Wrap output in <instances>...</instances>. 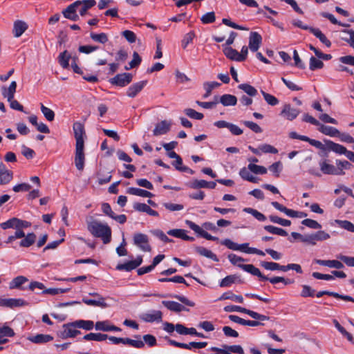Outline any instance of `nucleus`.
Segmentation results:
<instances>
[{"label":"nucleus","instance_id":"1","mask_svg":"<svg viewBox=\"0 0 354 354\" xmlns=\"http://www.w3.org/2000/svg\"><path fill=\"white\" fill-rule=\"evenodd\" d=\"M88 231L95 237L100 238L104 244L111 240V229L106 224L90 216L86 220Z\"/></svg>","mask_w":354,"mask_h":354},{"label":"nucleus","instance_id":"2","mask_svg":"<svg viewBox=\"0 0 354 354\" xmlns=\"http://www.w3.org/2000/svg\"><path fill=\"white\" fill-rule=\"evenodd\" d=\"M31 223L27 221L21 220L18 218L13 217L9 220L0 224V227L3 230L12 228L16 230L13 235L9 236L6 241V243H11L17 239H21L24 236V229L29 227Z\"/></svg>","mask_w":354,"mask_h":354},{"label":"nucleus","instance_id":"3","mask_svg":"<svg viewBox=\"0 0 354 354\" xmlns=\"http://www.w3.org/2000/svg\"><path fill=\"white\" fill-rule=\"evenodd\" d=\"M133 243L142 251L150 252L151 250V248L149 243V237L145 234L136 233L133 235Z\"/></svg>","mask_w":354,"mask_h":354},{"label":"nucleus","instance_id":"4","mask_svg":"<svg viewBox=\"0 0 354 354\" xmlns=\"http://www.w3.org/2000/svg\"><path fill=\"white\" fill-rule=\"evenodd\" d=\"M319 165L320 170L324 174L328 175H343L344 172H342L337 167L329 163V160L324 159L319 161Z\"/></svg>","mask_w":354,"mask_h":354},{"label":"nucleus","instance_id":"5","mask_svg":"<svg viewBox=\"0 0 354 354\" xmlns=\"http://www.w3.org/2000/svg\"><path fill=\"white\" fill-rule=\"evenodd\" d=\"M77 326H75L74 322L63 325V329L58 333V335L62 339H67L69 337H74L80 333V331L76 330Z\"/></svg>","mask_w":354,"mask_h":354},{"label":"nucleus","instance_id":"6","mask_svg":"<svg viewBox=\"0 0 354 354\" xmlns=\"http://www.w3.org/2000/svg\"><path fill=\"white\" fill-rule=\"evenodd\" d=\"M185 223L187 225L192 229L193 231H194L198 235L200 236L209 241H218V238L216 236H212L209 233H207L205 230H203L201 227L198 226L194 222L186 220Z\"/></svg>","mask_w":354,"mask_h":354},{"label":"nucleus","instance_id":"7","mask_svg":"<svg viewBox=\"0 0 354 354\" xmlns=\"http://www.w3.org/2000/svg\"><path fill=\"white\" fill-rule=\"evenodd\" d=\"M168 343L171 346H176L178 348H180L188 349V350H191L192 348H205L207 345V342H189V344H185V343H180V342H176V341L171 339H168Z\"/></svg>","mask_w":354,"mask_h":354},{"label":"nucleus","instance_id":"8","mask_svg":"<svg viewBox=\"0 0 354 354\" xmlns=\"http://www.w3.org/2000/svg\"><path fill=\"white\" fill-rule=\"evenodd\" d=\"M132 77H133L131 73H124L118 74L114 77L111 78L109 82L113 85L123 87L131 82Z\"/></svg>","mask_w":354,"mask_h":354},{"label":"nucleus","instance_id":"9","mask_svg":"<svg viewBox=\"0 0 354 354\" xmlns=\"http://www.w3.org/2000/svg\"><path fill=\"white\" fill-rule=\"evenodd\" d=\"M73 131L76 140L75 146H84V135L85 134L83 124L80 122L73 124Z\"/></svg>","mask_w":354,"mask_h":354},{"label":"nucleus","instance_id":"10","mask_svg":"<svg viewBox=\"0 0 354 354\" xmlns=\"http://www.w3.org/2000/svg\"><path fill=\"white\" fill-rule=\"evenodd\" d=\"M300 113V111L297 109L293 108L289 104H286L283 106L280 115L288 120H293Z\"/></svg>","mask_w":354,"mask_h":354},{"label":"nucleus","instance_id":"11","mask_svg":"<svg viewBox=\"0 0 354 354\" xmlns=\"http://www.w3.org/2000/svg\"><path fill=\"white\" fill-rule=\"evenodd\" d=\"M78 4L80 3L77 2H74L67 6L66 9L63 10L62 14L64 17L73 21L79 20V16L76 13L78 8Z\"/></svg>","mask_w":354,"mask_h":354},{"label":"nucleus","instance_id":"12","mask_svg":"<svg viewBox=\"0 0 354 354\" xmlns=\"http://www.w3.org/2000/svg\"><path fill=\"white\" fill-rule=\"evenodd\" d=\"M142 263V256H138L135 260L129 261L124 263L118 264L116 266L118 270H125L129 272L138 268Z\"/></svg>","mask_w":354,"mask_h":354},{"label":"nucleus","instance_id":"13","mask_svg":"<svg viewBox=\"0 0 354 354\" xmlns=\"http://www.w3.org/2000/svg\"><path fill=\"white\" fill-rule=\"evenodd\" d=\"M84 146H75V164L77 169L80 171L83 170L84 167Z\"/></svg>","mask_w":354,"mask_h":354},{"label":"nucleus","instance_id":"14","mask_svg":"<svg viewBox=\"0 0 354 354\" xmlns=\"http://www.w3.org/2000/svg\"><path fill=\"white\" fill-rule=\"evenodd\" d=\"M262 42V37L257 32H251L249 37V48L252 52H257Z\"/></svg>","mask_w":354,"mask_h":354},{"label":"nucleus","instance_id":"15","mask_svg":"<svg viewBox=\"0 0 354 354\" xmlns=\"http://www.w3.org/2000/svg\"><path fill=\"white\" fill-rule=\"evenodd\" d=\"M13 178V172L8 170L6 165L0 162V185L9 183Z\"/></svg>","mask_w":354,"mask_h":354},{"label":"nucleus","instance_id":"16","mask_svg":"<svg viewBox=\"0 0 354 354\" xmlns=\"http://www.w3.org/2000/svg\"><path fill=\"white\" fill-rule=\"evenodd\" d=\"M28 305V303L23 299H1L0 306L15 308Z\"/></svg>","mask_w":354,"mask_h":354},{"label":"nucleus","instance_id":"17","mask_svg":"<svg viewBox=\"0 0 354 354\" xmlns=\"http://www.w3.org/2000/svg\"><path fill=\"white\" fill-rule=\"evenodd\" d=\"M216 182H207L205 180H194L189 183V187L192 189H198V188H209V189H214L216 187Z\"/></svg>","mask_w":354,"mask_h":354},{"label":"nucleus","instance_id":"18","mask_svg":"<svg viewBox=\"0 0 354 354\" xmlns=\"http://www.w3.org/2000/svg\"><path fill=\"white\" fill-rule=\"evenodd\" d=\"M171 123L167 120H162L158 123L153 131L154 136L163 135L167 133L171 128Z\"/></svg>","mask_w":354,"mask_h":354},{"label":"nucleus","instance_id":"19","mask_svg":"<svg viewBox=\"0 0 354 354\" xmlns=\"http://www.w3.org/2000/svg\"><path fill=\"white\" fill-rule=\"evenodd\" d=\"M147 83V81H141L133 84L128 88L127 95L130 97H136V95L142 90V88L145 86Z\"/></svg>","mask_w":354,"mask_h":354},{"label":"nucleus","instance_id":"20","mask_svg":"<svg viewBox=\"0 0 354 354\" xmlns=\"http://www.w3.org/2000/svg\"><path fill=\"white\" fill-rule=\"evenodd\" d=\"M75 2L79 3L77 10L79 11L81 16L86 15L87 10L96 4L95 0H79Z\"/></svg>","mask_w":354,"mask_h":354},{"label":"nucleus","instance_id":"21","mask_svg":"<svg viewBox=\"0 0 354 354\" xmlns=\"http://www.w3.org/2000/svg\"><path fill=\"white\" fill-rule=\"evenodd\" d=\"M241 269L254 276L258 277L261 281H266L268 279V277L262 274L260 270L252 264H246L245 266H241Z\"/></svg>","mask_w":354,"mask_h":354},{"label":"nucleus","instance_id":"22","mask_svg":"<svg viewBox=\"0 0 354 354\" xmlns=\"http://www.w3.org/2000/svg\"><path fill=\"white\" fill-rule=\"evenodd\" d=\"M28 25L26 22L21 21V20H17L14 22L13 25V35L15 37H21L23 33L27 30Z\"/></svg>","mask_w":354,"mask_h":354},{"label":"nucleus","instance_id":"23","mask_svg":"<svg viewBox=\"0 0 354 354\" xmlns=\"http://www.w3.org/2000/svg\"><path fill=\"white\" fill-rule=\"evenodd\" d=\"M326 149L337 154L342 155L346 153L347 149L343 145L335 143L331 140H326Z\"/></svg>","mask_w":354,"mask_h":354},{"label":"nucleus","instance_id":"24","mask_svg":"<svg viewBox=\"0 0 354 354\" xmlns=\"http://www.w3.org/2000/svg\"><path fill=\"white\" fill-rule=\"evenodd\" d=\"M314 262L318 265L327 266L329 268L342 269L344 268V264L337 260H321L315 259Z\"/></svg>","mask_w":354,"mask_h":354},{"label":"nucleus","instance_id":"25","mask_svg":"<svg viewBox=\"0 0 354 354\" xmlns=\"http://www.w3.org/2000/svg\"><path fill=\"white\" fill-rule=\"evenodd\" d=\"M187 231L183 229H173L170 230L167 232V234L176 237L180 238L185 241H194V238L192 236H189L186 234Z\"/></svg>","mask_w":354,"mask_h":354},{"label":"nucleus","instance_id":"26","mask_svg":"<svg viewBox=\"0 0 354 354\" xmlns=\"http://www.w3.org/2000/svg\"><path fill=\"white\" fill-rule=\"evenodd\" d=\"M17 88V82L15 81H12L9 87L6 88L3 86L1 88L2 95L4 97H6L8 101H10L12 98H14L15 93L16 92Z\"/></svg>","mask_w":354,"mask_h":354},{"label":"nucleus","instance_id":"27","mask_svg":"<svg viewBox=\"0 0 354 354\" xmlns=\"http://www.w3.org/2000/svg\"><path fill=\"white\" fill-rule=\"evenodd\" d=\"M162 304L171 311H174L176 313H179L183 310H188L182 304L173 301H162Z\"/></svg>","mask_w":354,"mask_h":354},{"label":"nucleus","instance_id":"28","mask_svg":"<svg viewBox=\"0 0 354 354\" xmlns=\"http://www.w3.org/2000/svg\"><path fill=\"white\" fill-rule=\"evenodd\" d=\"M218 101L225 106H234L236 104L237 98L233 95L224 94L221 97H218Z\"/></svg>","mask_w":354,"mask_h":354},{"label":"nucleus","instance_id":"29","mask_svg":"<svg viewBox=\"0 0 354 354\" xmlns=\"http://www.w3.org/2000/svg\"><path fill=\"white\" fill-rule=\"evenodd\" d=\"M238 251H242L247 254H255L260 256H265V252L263 251L255 248H250L249 243H248L238 244Z\"/></svg>","mask_w":354,"mask_h":354},{"label":"nucleus","instance_id":"30","mask_svg":"<svg viewBox=\"0 0 354 354\" xmlns=\"http://www.w3.org/2000/svg\"><path fill=\"white\" fill-rule=\"evenodd\" d=\"M318 130L324 135L330 137H337L339 135V131L335 127L326 126L320 123Z\"/></svg>","mask_w":354,"mask_h":354},{"label":"nucleus","instance_id":"31","mask_svg":"<svg viewBox=\"0 0 354 354\" xmlns=\"http://www.w3.org/2000/svg\"><path fill=\"white\" fill-rule=\"evenodd\" d=\"M15 335L14 330L7 326L0 328V344H6L8 342L6 337H13Z\"/></svg>","mask_w":354,"mask_h":354},{"label":"nucleus","instance_id":"32","mask_svg":"<svg viewBox=\"0 0 354 354\" xmlns=\"http://www.w3.org/2000/svg\"><path fill=\"white\" fill-rule=\"evenodd\" d=\"M28 339L35 344H44L52 341L53 337L50 335L37 334L28 337Z\"/></svg>","mask_w":354,"mask_h":354},{"label":"nucleus","instance_id":"33","mask_svg":"<svg viewBox=\"0 0 354 354\" xmlns=\"http://www.w3.org/2000/svg\"><path fill=\"white\" fill-rule=\"evenodd\" d=\"M82 302L88 306H97L102 308H106L108 306L104 297H100V299L83 298Z\"/></svg>","mask_w":354,"mask_h":354},{"label":"nucleus","instance_id":"34","mask_svg":"<svg viewBox=\"0 0 354 354\" xmlns=\"http://www.w3.org/2000/svg\"><path fill=\"white\" fill-rule=\"evenodd\" d=\"M142 319L147 322H160L162 319V313L160 310H153L145 313Z\"/></svg>","mask_w":354,"mask_h":354},{"label":"nucleus","instance_id":"35","mask_svg":"<svg viewBox=\"0 0 354 354\" xmlns=\"http://www.w3.org/2000/svg\"><path fill=\"white\" fill-rule=\"evenodd\" d=\"M223 53L225 55L230 59L236 62H242L243 57H240L239 53L231 47H225L223 49Z\"/></svg>","mask_w":354,"mask_h":354},{"label":"nucleus","instance_id":"36","mask_svg":"<svg viewBox=\"0 0 354 354\" xmlns=\"http://www.w3.org/2000/svg\"><path fill=\"white\" fill-rule=\"evenodd\" d=\"M310 31L313 33L319 41L324 44L326 47L329 48L331 46L330 41L326 37L324 34L319 28H310Z\"/></svg>","mask_w":354,"mask_h":354},{"label":"nucleus","instance_id":"37","mask_svg":"<svg viewBox=\"0 0 354 354\" xmlns=\"http://www.w3.org/2000/svg\"><path fill=\"white\" fill-rule=\"evenodd\" d=\"M23 239L19 242V246L22 248H28L31 246L36 241V235L33 232L28 233L22 237Z\"/></svg>","mask_w":354,"mask_h":354},{"label":"nucleus","instance_id":"38","mask_svg":"<svg viewBox=\"0 0 354 354\" xmlns=\"http://www.w3.org/2000/svg\"><path fill=\"white\" fill-rule=\"evenodd\" d=\"M250 171H251L248 169V167H243L239 171V175L243 180L254 183H258L259 178L252 176Z\"/></svg>","mask_w":354,"mask_h":354},{"label":"nucleus","instance_id":"39","mask_svg":"<svg viewBox=\"0 0 354 354\" xmlns=\"http://www.w3.org/2000/svg\"><path fill=\"white\" fill-rule=\"evenodd\" d=\"M72 58L71 54L67 50H64L59 54L58 62L63 68H68L69 67V61Z\"/></svg>","mask_w":354,"mask_h":354},{"label":"nucleus","instance_id":"40","mask_svg":"<svg viewBox=\"0 0 354 354\" xmlns=\"http://www.w3.org/2000/svg\"><path fill=\"white\" fill-rule=\"evenodd\" d=\"M196 252L198 253L200 255L205 257L208 259H210L214 261H218V259L215 254H214L211 250L203 248V247H196L195 249Z\"/></svg>","mask_w":354,"mask_h":354},{"label":"nucleus","instance_id":"41","mask_svg":"<svg viewBox=\"0 0 354 354\" xmlns=\"http://www.w3.org/2000/svg\"><path fill=\"white\" fill-rule=\"evenodd\" d=\"M127 192L131 195L142 196V197H149L151 198L153 196V194L140 188L136 187H129Z\"/></svg>","mask_w":354,"mask_h":354},{"label":"nucleus","instance_id":"42","mask_svg":"<svg viewBox=\"0 0 354 354\" xmlns=\"http://www.w3.org/2000/svg\"><path fill=\"white\" fill-rule=\"evenodd\" d=\"M108 338V335L102 333H88L83 337V339L86 341H97L102 342Z\"/></svg>","mask_w":354,"mask_h":354},{"label":"nucleus","instance_id":"43","mask_svg":"<svg viewBox=\"0 0 354 354\" xmlns=\"http://www.w3.org/2000/svg\"><path fill=\"white\" fill-rule=\"evenodd\" d=\"M263 228L266 231L272 234H277L281 236H286L288 235V233L285 230L278 227L273 225H266Z\"/></svg>","mask_w":354,"mask_h":354},{"label":"nucleus","instance_id":"44","mask_svg":"<svg viewBox=\"0 0 354 354\" xmlns=\"http://www.w3.org/2000/svg\"><path fill=\"white\" fill-rule=\"evenodd\" d=\"M28 281V279L24 276H18L14 278L9 284L10 289L19 288L22 284Z\"/></svg>","mask_w":354,"mask_h":354},{"label":"nucleus","instance_id":"45","mask_svg":"<svg viewBox=\"0 0 354 354\" xmlns=\"http://www.w3.org/2000/svg\"><path fill=\"white\" fill-rule=\"evenodd\" d=\"M75 326L79 328H83L87 330H92L94 326L93 321L90 320H78L74 322Z\"/></svg>","mask_w":354,"mask_h":354},{"label":"nucleus","instance_id":"46","mask_svg":"<svg viewBox=\"0 0 354 354\" xmlns=\"http://www.w3.org/2000/svg\"><path fill=\"white\" fill-rule=\"evenodd\" d=\"M220 300H225V299H231L234 301L243 303V298L241 295H236L233 294L231 292H225L222 295V296L219 299Z\"/></svg>","mask_w":354,"mask_h":354},{"label":"nucleus","instance_id":"47","mask_svg":"<svg viewBox=\"0 0 354 354\" xmlns=\"http://www.w3.org/2000/svg\"><path fill=\"white\" fill-rule=\"evenodd\" d=\"M227 259L232 264H233L234 266H236L239 267L240 268H241V266L246 265V264L241 263L245 261V260L243 258H242L239 256H237L235 254H228Z\"/></svg>","mask_w":354,"mask_h":354},{"label":"nucleus","instance_id":"48","mask_svg":"<svg viewBox=\"0 0 354 354\" xmlns=\"http://www.w3.org/2000/svg\"><path fill=\"white\" fill-rule=\"evenodd\" d=\"M243 211L245 212H247L248 214H250L252 215L256 219H257L259 221H264L266 219V217L264 214L261 213L260 212L257 211V209H254L251 207H245L243 209Z\"/></svg>","mask_w":354,"mask_h":354},{"label":"nucleus","instance_id":"49","mask_svg":"<svg viewBox=\"0 0 354 354\" xmlns=\"http://www.w3.org/2000/svg\"><path fill=\"white\" fill-rule=\"evenodd\" d=\"M243 313H245V314L248 315L249 316H250L252 318L257 319V320H259V321H266L270 319V317L266 315L259 314L257 312L247 309L245 308V310H244Z\"/></svg>","mask_w":354,"mask_h":354},{"label":"nucleus","instance_id":"50","mask_svg":"<svg viewBox=\"0 0 354 354\" xmlns=\"http://www.w3.org/2000/svg\"><path fill=\"white\" fill-rule=\"evenodd\" d=\"M91 38L95 42H98L100 44H105L108 41V36L106 33L102 32V33H94L91 32L90 34Z\"/></svg>","mask_w":354,"mask_h":354},{"label":"nucleus","instance_id":"51","mask_svg":"<svg viewBox=\"0 0 354 354\" xmlns=\"http://www.w3.org/2000/svg\"><path fill=\"white\" fill-rule=\"evenodd\" d=\"M238 87L250 96L253 97L257 94V90L248 84H239Z\"/></svg>","mask_w":354,"mask_h":354},{"label":"nucleus","instance_id":"52","mask_svg":"<svg viewBox=\"0 0 354 354\" xmlns=\"http://www.w3.org/2000/svg\"><path fill=\"white\" fill-rule=\"evenodd\" d=\"M269 219L271 222L284 227L290 226L291 225V221L290 220L284 219L277 216L270 215L269 216Z\"/></svg>","mask_w":354,"mask_h":354},{"label":"nucleus","instance_id":"53","mask_svg":"<svg viewBox=\"0 0 354 354\" xmlns=\"http://www.w3.org/2000/svg\"><path fill=\"white\" fill-rule=\"evenodd\" d=\"M248 169L255 174H266L267 173V169L265 167L252 163L248 165Z\"/></svg>","mask_w":354,"mask_h":354},{"label":"nucleus","instance_id":"54","mask_svg":"<svg viewBox=\"0 0 354 354\" xmlns=\"http://www.w3.org/2000/svg\"><path fill=\"white\" fill-rule=\"evenodd\" d=\"M323 67L324 63L322 62V61L315 58V57H311L310 58L309 68L311 71L321 69Z\"/></svg>","mask_w":354,"mask_h":354},{"label":"nucleus","instance_id":"55","mask_svg":"<svg viewBox=\"0 0 354 354\" xmlns=\"http://www.w3.org/2000/svg\"><path fill=\"white\" fill-rule=\"evenodd\" d=\"M334 222L337 223L340 227L349 232H354V224H353L351 222L342 220H335Z\"/></svg>","mask_w":354,"mask_h":354},{"label":"nucleus","instance_id":"56","mask_svg":"<svg viewBox=\"0 0 354 354\" xmlns=\"http://www.w3.org/2000/svg\"><path fill=\"white\" fill-rule=\"evenodd\" d=\"M41 111L48 121H53L55 118V113L50 109L41 104Z\"/></svg>","mask_w":354,"mask_h":354},{"label":"nucleus","instance_id":"57","mask_svg":"<svg viewBox=\"0 0 354 354\" xmlns=\"http://www.w3.org/2000/svg\"><path fill=\"white\" fill-rule=\"evenodd\" d=\"M184 113L190 118L201 120L203 118V114L196 111L188 108L184 110Z\"/></svg>","mask_w":354,"mask_h":354},{"label":"nucleus","instance_id":"58","mask_svg":"<svg viewBox=\"0 0 354 354\" xmlns=\"http://www.w3.org/2000/svg\"><path fill=\"white\" fill-rule=\"evenodd\" d=\"M70 290L71 288H44L42 293L46 295H55L58 294L66 293L68 292Z\"/></svg>","mask_w":354,"mask_h":354},{"label":"nucleus","instance_id":"59","mask_svg":"<svg viewBox=\"0 0 354 354\" xmlns=\"http://www.w3.org/2000/svg\"><path fill=\"white\" fill-rule=\"evenodd\" d=\"M218 96H214V101H213V102L196 101V103L204 109H214L216 106V104L218 103Z\"/></svg>","mask_w":354,"mask_h":354},{"label":"nucleus","instance_id":"60","mask_svg":"<svg viewBox=\"0 0 354 354\" xmlns=\"http://www.w3.org/2000/svg\"><path fill=\"white\" fill-rule=\"evenodd\" d=\"M302 225L314 230L320 229L322 225L316 221L306 218L301 221Z\"/></svg>","mask_w":354,"mask_h":354},{"label":"nucleus","instance_id":"61","mask_svg":"<svg viewBox=\"0 0 354 354\" xmlns=\"http://www.w3.org/2000/svg\"><path fill=\"white\" fill-rule=\"evenodd\" d=\"M313 234L315 241L316 243L317 241H323L328 240L330 237V236L328 233L326 232L325 231H322V230L317 231Z\"/></svg>","mask_w":354,"mask_h":354},{"label":"nucleus","instance_id":"62","mask_svg":"<svg viewBox=\"0 0 354 354\" xmlns=\"http://www.w3.org/2000/svg\"><path fill=\"white\" fill-rule=\"evenodd\" d=\"M111 325L109 321L97 322L95 327L96 330L111 331Z\"/></svg>","mask_w":354,"mask_h":354},{"label":"nucleus","instance_id":"63","mask_svg":"<svg viewBox=\"0 0 354 354\" xmlns=\"http://www.w3.org/2000/svg\"><path fill=\"white\" fill-rule=\"evenodd\" d=\"M201 20L202 23L204 24H211V23L214 22L216 20L214 12H209L205 13V15H203L201 17Z\"/></svg>","mask_w":354,"mask_h":354},{"label":"nucleus","instance_id":"64","mask_svg":"<svg viewBox=\"0 0 354 354\" xmlns=\"http://www.w3.org/2000/svg\"><path fill=\"white\" fill-rule=\"evenodd\" d=\"M261 93L266 101V102L271 105V106H275L279 104V100L277 97H275L274 95L267 93L263 91H261Z\"/></svg>","mask_w":354,"mask_h":354}]
</instances>
